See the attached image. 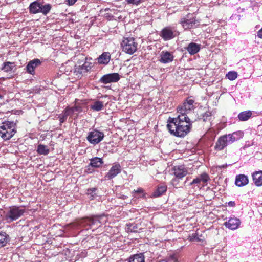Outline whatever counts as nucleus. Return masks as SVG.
<instances>
[{"label":"nucleus","instance_id":"f257e3e1","mask_svg":"<svg viewBox=\"0 0 262 262\" xmlns=\"http://www.w3.org/2000/svg\"><path fill=\"white\" fill-rule=\"evenodd\" d=\"M192 122L188 116L177 115L176 117L168 118L167 128L171 135L183 137L190 131Z\"/></svg>","mask_w":262,"mask_h":262},{"label":"nucleus","instance_id":"f03ea898","mask_svg":"<svg viewBox=\"0 0 262 262\" xmlns=\"http://www.w3.org/2000/svg\"><path fill=\"white\" fill-rule=\"evenodd\" d=\"M107 221V217L105 215L96 216L92 217H86L80 220L78 224L86 229H92V230L100 227Z\"/></svg>","mask_w":262,"mask_h":262},{"label":"nucleus","instance_id":"7ed1b4c3","mask_svg":"<svg viewBox=\"0 0 262 262\" xmlns=\"http://www.w3.org/2000/svg\"><path fill=\"white\" fill-rule=\"evenodd\" d=\"M16 133V123L13 121L3 122L0 126V137L4 140H9Z\"/></svg>","mask_w":262,"mask_h":262},{"label":"nucleus","instance_id":"20e7f679","mask_svg":"<svg viewBox=\"0 0 262 262\" xmlns=\"http://www.w3.org/2000/svg\"><path fill=\"white\" fill-rule=\"evenodd\" d=\"M25 212V209L21 207L12 206L9 207L6 213L4 220L7 223H11L20 217Z\"/></svg>","mask_w":262,"mask_h":262},{"label":"nucleus","instance_id":"39448f33","mask_svg":"<svg viewBox=\"0 0 262 262\" xmlns=\"http://www.w3.org/2000/svg\"><path fill=\"white\" fill-rule=\"evenodd\" d=\"M137 43L134 38H125L121 42L122 50L129 54H133L137 50Z\"/></svg>","mask_w":262,"mask_h":262},{"label":"nucleus","instance_id":"423d86ee","mask_svg":"<svg viewBox=\"0 0 262 262\" xmlns=\"http://www.w3.org/2000/svg\"><path fill=\"white\" fill-rule=\"evenodd\" d=\"M209 181H210L209 176L206 172H203L194 178L190 185H194L198 187L202 188L207 186Z\"/></svg>","mask_w":262,"mask_h":262},{"label":"nucleus","instance_id":"0eeeda50","mask_svg":"<svg viewBox=\"0 0 262 262\" xmlns=\"http://www.w3.org/2000/svg\"><path fill=\"white\" fill-rule=\"evenodd\" d=\"M194 100L191 99H187L185 102H184L183 105L179 106L177 108L178 115H182L185 116H187V114L190 111L193 110Z\"/></svg>","mask_w":262,"mask_h":262},{"label":"nucleus","instance_id":"6e6552de","mask_svg":"<svg viewBox=\"0 0 262 262\" xmlns=\"http://www.w3.org/2000/svg\"><path fill=\"white\" fill-rule=\"evenodd\" d=\"M104 137L103 133L95 129L89 133L86 139L90 143L96 145L100 143Z\"/></svg>","mask_w":262,"mask_h":262},{"label":"nucleus","instance_id":"1a4fd4ad","mask_svg":"<svg viewBox=\"0 0 262 262\" xmlns=\"http://www.w3.org/2000/svg\"><path fill=\"white\" fill-rule=\"evenodd\" d=\"M120 79V76L118 73H113L103 75L99 80L101 83L107 84L110 83L116 82Z\"/></svg>","mask_w":262,"mask_h":262},{"label":"nucleus","instance_id":"9d476101","mask_svg":"<svg viewBox=\"0 0 262 262\" xmlns=\"http://www.w3.org/2000/svg\"><path fill=\"white\" fill-rule=\"evenodd\" d=\"M196 23V20L191 15H187L181 21V24L184 29H190L193 27Z\"/></svg>","mask_w":262,"mask_h":262},{"label":"nucleus","instance_id":"9b49d317","mask_svg":"<svg viewBox=\"0 0 262 262\" xmlns=\"http://www.w3.org/2000/svg\"><path fill=\"white\" fill-rule=\"evenodd\" d=\"M121 166L119 163H115L110 168L105 177L108 180L112 179L121 172Z\"/></svg>","mask_w":262,"mask_h":262},{"label":"nucleus","instance_id":"f8f14e48","mask_svg":"<svg viewBox=\"0 0 262 262\" xmlns=\"http://www.w3.org/2000/svg\"><path fill=\"white\" fill-rule=\"evenodd\" d=\"M173 174L176 178L182 179L188 173V170L183 165L176 166L173 168Z\"/></svg>","mask_w":262,"mask_h":262},{"label":"nucleus","instance_id":"ddd939ff","mask_svg":"<svg viewBox=\"0 0 262 262\" xmlns=\"http://www.w3.org/2000/svg\"><path fill=\"white\" fill-rule=\"evenodd\" d=\"M176 33L168 27L164 28L161 31V36L164 40H168L173 38Z\"/></svg>","mask_w":262,"mask_h":262},{"label":"nucleus","instance_id":"4468645a","mask_svg":"<svg viewBox=\"0 0 262 262\" xmlns=\"http://www.w3.org/2000/svg\"><path fill=\"white\" fill-rule=\"evenodd\" d=\"M173 58L174 56L171 53L167 51H163L160 54L159 61L163 63H167L172 61Z\"/></svg>","mask_w":262,"mask_h":262},{"label":"nucleus","instance_id":"2eb2a0df","mask_svg":"<svg viewBox=\"0 0 262 262\" xmlns=\"http://www.w3.org/2000/svg\"><path fill=\"white\" fill-rule=\"evenodd\" d=\"M41 64V62L38 59H34L29 61L26 66L27 72L32 75L34 73V69Z\"/></svg>","mask_w":262,"mask_h":262},{"label":"nucleus","instance_id":"dca6fc26","mask_svg":"<svg viewBox=\"0 0 262 262\" xmlns=\"http://www.w3.org/2000/svg\"><path fill=\"white\" fill-rule=\"evenodd\" d=\"M249 183V179L245 174H238L236 176L235 184L238 187H243L247 185Z\"/></svg>","mask_w":262,"mask_h":262},{"label":"nucleus","instance_id":"f3484780","mask_svg":"<svg viewBox=\"0 0 262 262\" xmlns=\"http://www.w3.org/2000/svg\"><path fill=\"white\" fill-rule=\"evenodd\" d=\"M254 183L256 186H262V171H255L252 174Z\"/></svg>","mask_w":262,"mask_h":262},{"label":"nucleus","instance_id":"a211bd4d","mask_svg":"<svg viewBox=\"0 0 262 262\" xmlns=\"http://www.w3.org/2000/svg\"><path fill=\"white\" fill-rule=\"evenodd\" d=\"M73 115L72 113V110L70 109L69 107H67L63 112V113L59 115V119L60 123L64 122L67 119V117L69 116H71Z\"/></svg>","mask_w":262,"mask_h":262},{"label":"nucleus","instance_id":"6ab92c4d","mask_svg":"<svg viewBox=\"0 0 262 262\" xmlns=\"http://www.w3.org/2000/svg\"><path fill=\"white\" fill-rule=\"evenodd\" d=\"M200 47V45L194 42H191L188 45V47H187V50L190 54L194 55L200 51L201 48Z\"/></svg>","mask_w":262,"mask_h":262},{"label":"nucleus","instance_id":"aec40b11","mask_svg":"<svg viewBox=\"0 0 262 262\" xmlns=\"http://www.w3.org/2000/svg\"><path fill=\"white\" fill-rule=\"evenodd\" d=\"M111 58V55L108 52L103 53L98 58V62L101 64H107Z\"/></svg>","mask_w":262,"mask_h":262},{"label":"nucleus","instance_id":"412c9836","mask_svg":"<svg viewBox=\"0 0 262 262\" xmlns=\"http://www.w3.org/2000/svg\"><path fill=\"white\" fill-rule=\"evenodd\" d=\"M41 4L38 2H34L32 3L29 6L30 11L31 13L36 14L40 13L41 8Z\"/></svg>","mask_w":262,"mask_h":262},{"label":"nucleus","instance_id":"4be33fe9","mask_svg":"<svg viewBox=\"0 0 262 262\" xmlns=\"http://www.w3.org/2000/svg\"><path fill=\"white\" fill-rule=\"evenodd\" d=\"M104 107V102L100 100L94 101L90 106L91 110L99 112L101 111Z\"/></svg>","mask_w":262,"mask_h":262},{"label":"nucleus","instance_id":"5701e85b","mask_svg":"<svg viewBox=\"0 0 262 262\" xmlns=\"http://www.w3.org/2000/svg\"><path fill=\"white\" fill-rule=\"evenodd\" d=\"M226 136L220 138L216 144L215 149L217 150L223 149L226 146Z\"/></svg>","mask_w":262,"mask_h":262},{"label":"nucleus","instance_id":"b1692460","mask_svg":"<svg viewBox=\"0 0 262 262\" xmlns=\"http://www.w3.org/2000/svg\"><path fill=\"white\" fill-rule=\"evenodd\" d=\"M128 262H145V257L143 253L135 254L130 256Z\"/></svg>","mask_w":262,"mask_h":262},{"label":"nucleus","instance_id":"393cba45","mask_svg":"<svg viewBox=\"0 0 262 262\" xmlns=\"http://www.w3.org/2000/svg\"><path fill=\"white\" fill-rule=\"evenodd\" d=\"M252 116V112L250 111H246L240 113L238 117L240 121H245L248 120Z\"/></svg>","mask_w":262,"mask_h":262},{"label":"nucleus","instance_id":"a878e982","mask_svg":"<svg viewBox=\"0 0 262 262\" xmlns=\"http://www.w3.org/2000/svg\"><path fill=\"white\" fill-rule=\"evenodd\" d=\"M244 136L242 131H236L230 134V142H234L242 139Z\"/></svg>","mask_w":262,"mask_h":262},{"label":"nucleus","instance_id":"bb28decb","mask_svg":"<svg viewBox=\"0 0 262 262\" xmlns=\"http://www.w3.org/2000/svg\"><path fill=\"white\" fill-rule=\"evenodd\" d=\"M241 221L237 217H230V230L238 229L241 225Z\"/></svg>","mask_w":262,"mask_h":262},{"label":"nucleus","instance_id":"cd10ccee","mask_svg":"<svg viewBox=\"0 0 262 262\" xmlns=\"http://www.w3.org/2000/svg\"><path fill=\"white\" fill-rule=\"evenodd\" d=\"M103 164L102 159L98 157H95L91 160L90 165L93 167H99Z\"/></svg>","mask_w":262,"mask_h":262},{"label":"nucleus","instance_id":"c85d7f7f","mask_svg":"<svg viewBox=\"0 0 262 262\" xmlns=\"http://www.w3.org/2000/svg\"><path fill=\"white\" fill-rule=\"evenodd\" d=\"M8 235L4 231H0V247L4 246L8 242Z\"/></svg>","mask_w":262,"mask_h":262},{"label":"nucleus","instance_id":"c756f323","mask_svg":"<svg viewBox=\"0 0 262 262\" xmlns=\"http://www.w3.org/2000/svg\"><path fill=\"white\" fill-rule=\"evenodd\" d=\"M37 151L40 155H47L49 152V149L47 146L40 144L37 147Z\"/></svg>","mask_w":262,"mask_h":262},{"label":"nucleus","instance_id":"7c9ffc66","mask_svg":"<svg viewBox=\"0 0 262 262\" xmlns=\"http://www.w3.org/2000/svg\"><path fill=\"white\" fill-rule=\"evenodd\" d=\"M14 67V63L11 62H6L4 63L2 70L5 72H8L12 71Z\"/></svg>","mask_w":262,"mask_h":262},{"label":"nucleus","instance_id":"2f4dec72","mask_svg":"<svg viewBox=\"0 0 262 262\" xmlns=\"http://www.w3.org/2000/svg\"><path fill=\"white\" fill-rule=\"evenodd\" d=\"M167 190V187L165 185H161L158 187L157 189L154 192V196H158L162 195Z\"/></svg>","mask_w":262,"mask_h":262},{"label":"nucleus","instance_id":"473e14b6","mask_svg":"<svg viewBox=\"0 0 262 262\" xmlns=\"http://www.w3.org/2000/svg\"><path fill=\"white\" fill-rule=\"evenodd\" d=\"M40 7V13H42L44 15H47L51 9V5L49 4H47L45 5H42L41 4Z\"/></svg>","mask_w":262,"mask_h":262},{"label":"nucleus","instance_id":"72a5a7b5","mask_svg":"<svg viewBox=\"0 0 262 262\" xmlns=\"http://www.w3.org/2000/svg\"><path fill=\"white\" fill-rule=\"evenodd\" d=\"M88 195H89V198L92 200L94 199L95 197V191H96V188H93L88 189Z\"/></svg>","mask_w":262,"mask_h":262},{"label":"nucleus","instance_id":"f704fd0d","mask_svg":"<svg viewBox=\"0 0 262 262\" xmlns=\"http://www.w3.org/2000/svg\"><path fill=\"white\" fill-rule=\"evenodd\" d=\"M70 109L72 110V113L73 114V115L75 114H74L75 112H77L78 113H80V112H82V108H81V107L80 106H78V105H75L73 107H70Z\"/></svg>","mask_w":262,"mask_h":262},{"label":"nucleus","instance_id":"c9c22d12","mask_svg":"<svg viewBox=\"0 0 262 262\" xmlns=\"http://www.w3.org/2000/svg\"><path fill=\"white\" fill-rule=\"evenodd\" d=\"M211 113L210 112H206L202 115V119L204 121H206L210 120Z\"/></svg>","mask_w":262,"mask_h":262},{"label":"nucleus","instance_id":"e433bc0d","mask_svg":"<svg viewBox=\"0 0 262 262\" xmlns=\"http://www.w3.org/2000/svg\"><path fill=\"white\" fill-rule=\"evenodd\" d=\"M137 227L134 224H128L127 225V231L130 232H136Z\"/></svg>","mask_w":262,"mask_h":262},{"label":"nucleus","instance_id":"4c0bfd02","mask_svg":"<svg viewBox=\"0 0 262 262\" xmlns=\"http://www.w3.org/2000/svg\"><path fill=\"white\" fill-rule=\"evenodd\" d=\"M88 63H85L81 66V72H84L88 71L89 69H90L91 67L89 65H88Z\"/></svg>","mask_w":262,"mask_h":262},{"label":"nucleus","instance_id":"58836bf2","mask_svg":"<svg viewBox=\"0 0 262 262\" xmlns=\"http://www.w3.org/2000/svg\"><path fill=\"white\" fill-rule=\"evenodd\" d=\"M128 4L138 5L140 3L141 0H126Z\"/></svg>","mask_w":262,"mask_h":262},{"label":"nucleus","instance_id":"ea45409f","mask_svg":"<svg viewBox=\"0 0 262 262\" xmlns=\"http://www.w3.org/2000/svg\"><path fill=\"white\" fill-rule=\"evenodd\" d=\"M237 73L235 71H230V80H234L237 77Z\"/></svg>","mask_w":262,"mask_h":262},{"label":"nucleus","instance_id":"a19ab883","mask_svg":"<svg viewBox=\"0 0 262 262\" xmlns=\"http://www.w3.org/2000/svg\"><path fill=\"white\" fill-rule=\"evenodd\" d=\"M69 5H73L77 0H65Z\"/></svg>","mask_w":262,"mask_h":262},{"label":"nucleus","instance_id":"79ce46f5","mask_svg":"<svg viewBox=\"0 0 262 262\" xmlns=\"http://www.w3.org/2000/svg\"><path fill=\"white\" fill-rule=\"evenodd\" d=\"M118 198L124 200V199H126L127 198V196L125 195H123V194H118Z\"/></svg>","mask_w":262,"mask_h":262},{"label":"nucleus","instance_id":"37998d69","mask_svg":"<svg viewBox=\"0 0 262 262\" xmlns=\"http://www.w3.org/2000/svg\"><path fill=\"white\" fill-rule=\"evenodd\" d=\"M143 189H141V188H139L137 190H134L133 192V193L134 192L135 193H143Z\"/></svg>","mask_w":262,"mask_h":262},{"label":"nucleus","instance_id":"c03bdc74","mask_svg":"<svg viewBox=\"0 0 262 262\" xmlns=\"http://www.w3.org/2000/svg\"><path fill=\"white\" fill-rule=\"evenodd\" d=\"M257 36L259 38H262V28L257 32Z\"/></svg>","mask_w":262,"mask_h":262},{"label":"nucleus","instance_id":"a18cd8bd","mask_svg":"<svg viewBox=\"0 0 262 262\" xmlns=\"http://www.w3.org/2000/svg\"><path fill=\"white\" fill-rule=\"evenodd\" d=\"M235 203L234 202L230 201V206H235Z\"/></svg>","mask_w":262,"mask_h":262},{"label":"nucleus","instance_id":"49530a36","mask_svg":"<svg viewBox=\"0 0 262 262\" xmlns=\"http://www.w3.org/2000/svg\"><path fill=\"white\" fill-rule=\"evenodd\" d=\"M225 225L228 227V228H229V224L228 223H227V222H226L225 223H224Z\"/></svg>","mask_w":262,"mask_h":262},{"label":"nucleus","instance_id":"de8ad7c7","mask_svg":"<svg viewBox=\"0 0 262 262\" xmlns=\"http://www.w3.org/2000/svg\"><path fill=\"white\" fill-rule=\"evenodd\" d=\"M226 77L229 79V72L226 74Z\"/></svg>","mask_w":262,"mask_h":262},{"label":"nucleus","instance_id":"09e8293b","mask_svg":"<svg viewBox=\"0 0 262 262\" xmlns=\"http://www.w3.org/2000/svg\"><path fill=\"white\" fill-rule=\"evenodd\" d=\"M177 181L176 179H173L172 181L173 185H174V183Z\"/></svg>","mask_w":262,"mask_h":262},{"label":"nucleus","instance_id":"8fccbe9b","mask_svg":"<svg viewBox=\"0 0 262 262\" xmlns=\"http://www.w3.org/2000/svg\"><path fill=\"white\" fill-rule=\"evenodd\" d=\"M193 239H194V238H195V236H194V235H193ZM190 240H192V238H190Z\"/></svg>","mask_w":262,"mask_h":262},{"label":"nucleus","instance_id":"3c124183","mask_svg":"<svg viewBox=\"0 0 262 262\" xmlns=\"http://www.w3.org/2000/svg\"><path fill=\"white\" fill-rule=\"evenodd\" d=\"M3 98V96L0 95V99H2Z\"/></svg>","mask_w":262,"mask_h":262},{"label":"nucleus","instance_id":"603ef678","mask_svg":"<svg viewBox=\"0 0 262 262\" xmlns=\"http://www.w3.org/2000/svg\"><path fill=\"white\" fill-rule=\"evenodd\" d=\"M2 217V215H0V217Z\"/></svg>","mask_w":262,"mask_h":262}]
</instances>
